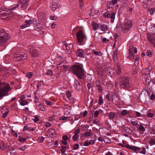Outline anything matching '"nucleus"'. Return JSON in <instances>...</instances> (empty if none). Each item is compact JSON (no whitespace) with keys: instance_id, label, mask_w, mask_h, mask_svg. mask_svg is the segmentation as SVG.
I'll list each match as a JSON object with an SVG mask.
<instances>
[{"instance_id":"nucleus-64","label":"nucleus","mask_w":155,"mask_h":155,"mask_svg":"<svg viewBox=\"0 0 155 155\" xmlns=\"http://www.w3.org/2000/svg\"><path fill=\"white\" fill-rule=\"evenodd\" d=\"M102 41L103 43H107L109 42V40L106 38H104L102 40Z\"/></svg>"},{"instance_id":"nucleus-12","label":"nucleus","mask_w":155,"mask_h":155,"mask_svg":"<svg viewBox=\"0 0 155 155\" xmlns=\"http://www.w3.org/2000/svg\"><path fill=\"white\" fill-rule=\"evenodd\" d=\"M147 38L150 42L155 47V35L153 34L151 35L148 34L147 35Z\"/></svg>"},{"instance_id":"nucleus-2","label":"nucleus","mask_w":155,"mask_h":155,"mask_svg":"<svg viewBox=\"0 0 155 155\" xmlns=\"http://www.w3.org/2000/svg\"><path fill=\"white\" fill-rule=\"evenodd\" d=\"M10 90V85L7 83L0 82V100L4 96L8 95V92Z\"/></svg>"},{"instance_id":"nucleus-42","label":"nucleus","mask_w":155,"mask_h":155,"mask_svg":"<svg viewBox=\"0 0 155 155\" xmlns=\"http://www.w3.org/2000/svg\"><path fill=\"white\" fill-rule=\"evenodd\" d=\"M149 12L151 15H153L155 12V8H151L149 10Z\"/></svg>"},{"instance_id":"nucleus-52","label":"nucleus","mask_w":155,"mask_h":155,"mask_svg":"<svg viewBox=\"0 0 155 155\" xmlns=\"http://www.w3.org/2000/svg\"><path fill=\"white\" fill-rule=\"evenodd\" d=\"M89 126L87 125H85L83 126V130L84 131H86L88 130Z\"/></svg>"},{"instance_id":"nucleus-9","label":"nucleus","mask_w":155,"mask_h":155,"mask_svg":"<svg viewBox=\"0 0 155 155\" xmlns=\"http://www.w3.org/2000/svg\"><path fill=\"white\" fill-rule=\"evenodd\" d=\"M28 51L33 57H36L38 55V51L34 47L29 46Z\"/></svg>"},{"instance_id":"nucleus-44","label":"nucleus","mask_w":155,"mask_h":155,"mask_svg":"<svg viewBox=\"0 0 155 155\" xmlns=\"http://www.w3.org/2000/svg\"><path fill=\"white\" fill-rule=\"evenodd\" d=\"M106 98L108 101H110L111 99V94H110L109 93L107 94L106 95Z\"/></svg>"},{"instance_id":"nucleus-38","label":"nucleus","mask_w":155,"mask_h":155,"mask_svg":"<svg viewBox=\"0 0 155 155\" xmlns=\"http://www.w3.org/2000/svg\"><path fill=\"white\" fill-rule=\"evenodd\" d=\"M67 97L70 100H72V97H71V92L69 91H68L66 93Z\"/></svg>"},{"instance_id":"nucleus-11","label":"nucleus","mask_w":155,"mask_h":155,"mask_svg":"<svg viewBox=\"0 0 155 155\" xmlns=\"http://www.w3.org/2000/svg\"><path fill=\"white\" fill-rule=\"evenodd\" d=\"M15 54L17 55L15 57L17 60L18 61L25 59L27 58V55L23 53H21L20 54H18V53L16 52L15 53Z\"/></svg>"},{"instance_id":"nucleus-53","label":"nucleus","mask_w":155,"mask_h":155,"mask_svg":"<svg viewBox=\"0 0 155 155\" xmlns=\"http://www.w3.org/2000/svg\"><path fill=\"white\" fill-rule=\"evenodd\" d=\"M19 140L21 142H24L26 140V139L25 138H22L21 136H19L18 137Z\"/></svg>"},{"instance_id":"nucleus-61","label":"nucleus","mask_w":155,"mask_h":155,"mask_svg":"<svg viewBox=\"0 0 155 155\" xmlns=\"http://www.w3.org/2000/svg\"><path fill=\"white\" fill-rule=\"evenodd\" d=\"M32 120L35 122H37L39 120L38 117L37 116H35L34 118L32 119Z\"/></svg>"},{"instance_id":"nucleus-17","label":"nucleus","mask_w":155,"mask_h":155,"mask_svg":"<svg viewBox=\"0 0 155 155\" xmlns=\"http://www.w3.org/2000/svg\"><path fill=\"white\" fill-rule=\"evenodd\" d=\"M96 86L97 88L98 92L99 93H101L103 91V87L99 80L98 81V82L97 83Z\"/></svg>"},{"instance_id":"nucleus-48","label":"nucleus","mask_w":155,"mask_h":155,"mask_svg":"<svg viewBox=\"0 0 155 155\" xmlns=\"http://www.w3.org/2000/svg\"><path fill=\"white\" fill-rule=\"evenodd\" d=\"M45 103L48 105H52L53 104V103L49 101L46 100H45Z\"/></svg>"},{"instance_id":"nucleus-10","label":"nucleus","mask_w":155,"mask_h":155,"mask_svg":"<svg viewBox=\"0 0 155 155\" xmlns=\"http://www.w3.org/2000/svg\"><path fill=\"white\" fill-rule=\"evenodd\" d=\"M35 22L33 20H26L25 23L21 26V29L24 28L26 27H29L30 25L32 23L35 24L34 23Z\"/></svg>"},{"instance_id":"nucleus-35","label":"nucleus","mask_w":155,"mask_h":155,"mask_svg":"<svg viewBox=\"0 0 155 155\" xmlns=\"http://www.w3.org/2000/svg\"><path fill=\"white\" fill-rule=\"evenodd\" d=\"M95 141L94 140H91L89 142L85 143L84 145H89L90 144H94Z\"/></svg>"},{"instance_id":"nucleus-51","label":"nucleus","mask_w":155,"mask_h":155,"mask_svg":"<svg viewBox=\"0 0 155 155\" xmlns=\"http://www.w3.org/2000/svg\"><path fill=\"white\" fill-rule=\"evenodd\" d=\"M147 55L149 57H151L152 56V54L150 50H148L146 52Z\"/></svg>"},{"instance_id":"nucleus-3","label":"nucleus","mask_w":155,"mask_h":155,"mask_svg":"<svg viewBox=\"0 0 155 155\" xmlns=\"http://www.w3.org/2000/svg\"><path fill=\"white\" fill-rule=\"evenodd\" d=\"M10 36L8 33H6L4 30L0 31V45H4L6 41L9 38Z\"/></svg>"},{"instance_id":"nucleus-40","label":"nucleus","mask_w":155,"mask_h":155,"mask_svg":"<svg viewBox=\"0 0 155 155\" xmlns=\"http://www.w3.org/2000/svg\"><path fill=\"white\" fill-rule=\"evenodd\" d=\"M46 74L49 76H51L53 75V72L51 70H48L46 73Z\"/></svg>"},{"instance_id":"nucleus-59","label":"nucleus","mask_w":155,"mask_h":155,"mask_svg":"<svg viewBox=\"0 0 155 155\" xmlns=\"http://www.w3.org/2000/svg\"><path fill=\"white\" fill-rule=\"evenodd\" d=\"M121 113L122 115H125L127 113V110H124L121 111Z\"/></svg>"},{"instance_id":"nucleus-21","label":"nucleus","mask_w":155,"mask_h":155,"mask_svg":"<svg viewBox=\"0 0 155 155\" xmlns=\"http://www.w3.org/2000/svg\"><path fill=\"white\" fill-rule=\"evenodd\" d=\"M92 131L91 129H90L88 131L85 132L84 134V137H87L93 135L92 133Z\"/></svg>"},{"instance_id":"nucleus-34","label":"nucleus","mask_w":155,"mask_h":155,"mask_svg":"<svg viewBox=\"0 0 155 155\" xmlns=\"http://www.w3.org/2000/svg\"><path fill=\"white\" fill-rule=\"evenodd\" d=\"M35 130L34 128H32V127H28L27 125H26L24 126V130H28L30 131H33Z\"/></svg>"},{"instance_id":"nucleus-26","label":"nucleus","mask_w":155,"mask_h":155,"mask_svg":"<svg viewBox=\"0 0 155 155\" xmlns=\"http://www.w3.org/2000/svg\"><path fill=\"white\" fill-rule=\"evenodd\" d=\"M103 70H98L97 71V73L99 77L101 78H104V73Z\"/></svg>"},{"instance_id":"nucleus-5","label":"nucleus","mask_w":155,"mask_h":155,"mask_svg":"<svg viewBox=\"0 0 155 155\" xmlns=\"http://www.w3.org/2000/svg\"><path fill=\"white\" fill-rule=\"evenodd\" d=\"M132 26L133 24L131 21L130 20L126 19L122 26V28L124 31H127L131 29Z\"/></svg>"},{"instance_id":"nucleus-29","label":"nucleus","mask_w":155,"mask_h":155,"mask_svg":"<svg viewBox=\"0 0 155 155\" xmlns=\"http://www.w3.org/2000/svg\"><path fill=\"white\" fill-rule=\"evenodd\" d=\"M147 68H144L142 70L141 72L143 76H146L147 75H148V74H149V73H147Z\"/></svg>"},{"instance_id":"nucleus-20","label":"nucleus","mask_w":155,"mask_h":155,"mask_svg":"<svg viewBox=\"0 0 155 155\" xmlns=\"http://www.w3.org/2000/svg\"><path fill=\"white\" fill-rule=\"evenodd\" d=\"M59 6V5L54 2H53L51 6V8L53 11H55L56 9L58 8Z\"/></svg>"},{"instance_id":"nucleus-56","label":"nucleus","mask_w":155,"mask_h":155,"mask_svg":"<svg viewBox=\"0 0 155 155\" xmlns=\"http://www.w3.org/2000/svg\"><path fill=\"white\" fill-rule=\"evenodd\" d=\"M139 128L140 129V130L141 131H144L145 130V129L144 127L142 125V124L140 125Z\"/></svg>"},{"instance_id":"nucleus-16","label":"nucleus","mask_w":155,"mask_h":155,"mask_svg":"<svg viewBox=\"0 0 155 155\" xmlns=\"http://www.w3.org/2000/svg\"><path fill=\"white\" fill-rule=\"evenodd\" d=\"M122 128L126 133L129 134H131L132 133V130L130 128L125 127L124 126H123Z\"/></svg>"},{"instance_id":"nucleus-55","label":"nucleus","mask_w":155,"mask_h":155,"mask_svg":"<svg viewBox=\"0 0 155 155\" xmlns=\"http://www.w3.org/2000/svg\"><path fill=\"white\" fill-rule=\"evenodd\" d=\"M33 76V74L31 72H28L27 74V76L29 78H31Z\"/></svg>"},{"instance_id":"nucleus-54","label":"nucleus","mask_w":155,"mask_h":155,"mask_svg":"<svg viewBox=\"0 0 155 155\" xmlns=\"http://www.w3.org/2000/svg\"><path fill=\"white\" fill-rule=\"evenodd\" d=\"M152 132H151V134H155V125H154L152 126Z\"/></svg>"},{"instance_id":"nucleus-15","label":"nucleus","mask_w":155,"mask_h":155,"mask_svg":"<svg viewBox=\"0 0 155 155\" xmlns=\"http://www.w3.org/2000/svg\"><path fill=\"white\" fill-rule=\"evenodd\" d=\"M74 87L78 91H79L81 89V85L79 82L76 79L74 80Z\"/></svg>"},{"instance_id":"nucleus-28","label":"nucleus","mask_w":155,"mask_h":155,"mask_svg":"<svg viewBox=\"0 0 155 155\" xmlns=\"http://www.w3.org/2000/svg\"><path fill=\"white\" fill-rule=\"evenodd\" d=\"M135 55L134 52H129L128 58L131 60L133 59L135 57Z\"/></svg>"},{"instance_id":"nucleus-46","label":"nucleus","mask_w":155,"mask_h":155,"mask_svg":"<svg viewBox=\"0 0 155 155\" xmlns=\"http://www.w3.org/2000/svg\"><path fill=\"white\" fill-rule=\"evenodd\" d=\"M103 16L106 18H109L110 16V13L106 12L103 14Z\"/></svg>"},{"instance_id":"nucleus-41","label":"nucleus","mask_w":155,"mask_h":155,"mask_svg":"<svg viewBox=\"0 0 155 155\" xmlns=\"http://www.w3.org/2000/svg\"><path fill=\"white\" fill-rule=\"evenodd\" d=\"M147 69V73H149L152 70V66L151 64H149L148 67Z\"/></svg>"},{"instance_id":"nucleus-6","label":"nucleus","mask_w":155,"mask_h":155,"mask_svg":"<svg viewBox=\"0 0 155 155\" xmlns=\"http://www.w3.org/2000/svg\"><path fill=\"white\" fill-rule=\"evenodd\" d=\"M123 147H125L127 149H130L133 150H134L137 153H141L143 154H146V150L144 147H142V150L141 151L140 150L141 148L135 146H122Z\"/></svg>"},{"instance_id":"nucleus-24","label":"nucleus","mask_w":155,"mask_h":155,"mask_svg":"<svg viewBox=\"0 0 155 155\" xmlns=\"http://www.w3.org/2000/svg\"><path fill=\"white\" fill-rule=\"evenodd\" d=\"M35 28L37 31H39L41 30L43 28L42 25L41 24H38L36 25Z\"/></svg>"},{"instance_id":"nucleus-14","label":"nucleus","mask_w":155,"mask_h":155,"mask_svg":"<svg viewBox=\"0 0 155 155\" xmlns=\"http://www.w3.org/2000/svg\"><path fill=\"white\" fill-rule=\"evenodd\" d=\"M0 15H1V18L4 19L8 17L9 14L8 11L5 10L1 11L0 12Z\"/></svg>"},{"instance_id":"nucleus-22","label":"nucleus","mask_w":155,"mask_h":155,"mask_svg":"<svg viewBox=\"0 0 155 155\" xmlns=\"http://www.w3.org/2000/svg\"><path fill=\"white\" fill-rule=\"evenodd\" d=\"M114 71L113 69L111 68H109L107 71V74L110 76L112 75Z\"/></svg>"},{"instance_id":"nucleus-63","label":"nucleus","mask_w":155,"mask_h":155,"mask_svg":"<svg viewBox=\"0 0 155 155\" xmlns=\"http://www.w3.org/2000/svg\"><path fill=\"white\" fill-rule=\"evenodd\" d=\"M50 18L52 20H55L57 19V17L51 15L50 17Z\"/></svg>"},{"instance_id":"nucleus-39","label":"nucleus","mask_w":155,"mask_h":155,"mask_svg":"<svg viewBox=\"0 0 155 155\" xmlns=\"http://www.w3.org/2000/svg\"><path fill=\"white\" fill-rule=\"evenodd\" d=\"M73 139L74 141H78L79 140L78 135H76L74 134L73 137Z\"/></svg>"},{"instance_id":"nucleus-50","label":"nucleus","mask_w":155,"mask_h":155,"mask_svg":"<svg viewBox=\"0 0 155 155\" xmlns=\"http://www.w3.org/2000/svg\"><path fill=\"white\" fill-rule=\"evenodd\" d=\"M105 144H109L111 142L110 140L106 138L104 139L103 141Z\"/></svg>"},{"instance_id":"nucleus-19","label":"nucleus","mask_w":155,"mask_h":155,"mask_svg":"<svg viewBox=\"0 0 155 155\" xmlns=\"http://www.w3.org/2000/svg\"><path fill=\"white\" fill-rule=\"evenodd\" d=\"M77 55L80 57H84V56L83 51L81 49H78L77 51Z\"/></svg>"},{"instance_id":"nucleus-18","label":"nucleus","mask_w":155,"mask_h":155,"mask_svg":"<svg viewBox=\"0 0 155 155\" xmlns=\"http://www.w3.org/2000/svg\"><path fill=\"white\" fill-rule=\"evenodd\" d=\"M48 133L50 137H52L55 133V130L51 128L49 129L48 130Z\"/></svg>"},{"instance_id":"nucleus-8","label":"nucleus","mask_w":155,"mask_h":155,"mask_svg":"<svg viewBox=\"0 0 155 155\" xmlns=\"http://www.w3.org/2000/svg\"><path fill=\"white\" fill-rule=\"evenodd\" d=\"M20 5V7L21 10H24L26 9L28 5V0H19Z\"/></svg>"},{"instance_id":"nucleus-7","label":"nucleus","mask_w":155,"mask_h":155,"mask_svg":"<svg viewBox=\"0 0 155 155\" xmlns=\"http://www.w3.org/2000/svg\"><path fill=\"white\" fill-rule=\"evenodd\" d=\"M76 35L78 42L79 43H82L85 37V35L84 34L82 31L79 30V31L77 32Z\"/></svg>"},{"instance_id":"nucleus-49","label":"nucleus","mask_w":155,"mask_h":155,"mask_svg":"<svg viewBox=\"0 0 155 155\" xmlns=\"http://www.w3.org/2000/svg\"><path fill=\"white\" fill-rule=\"evenodd\" d=\"M117 97V96L115 94H113L112 93V94H111V100L112 101H113L115 99V97Z\"/></svg>"},{"instance_id":"nucleus-23","label":"nucleus","mask_w":155,"mask_h":155,"mask_svg":"<svg viewBox=\"0 0 155 155\" xmlns=\"http://www.w3.org/2000/svg\"><path fill=\"white\" fill-rule=\"evenodd\" d=\"M134 51V53H136L137 52V49L136 48H134V47L132 45H130L129 47V52H133V50Z\"/></svg>"},{"instance_id":"nucleus-32","label":"nucleus","mask_w":155,"mask_h":155,"mask_svg":"<svg viewBox=\"0 0 155 155\" xmlns=\"http://www.w3.org/2000/svg\"><path fill=\"white\" fill-rule=\"evenodd\" d=\"M149 74L147 75L146 76H144V78L145 79L146 82L148 83V84L151 81V78L149 76Z\"/></svg>"},{"instance_id":"nucleus-1","label":"nucleus","mask_w":155,"mask_h":155,"mask_svg":"<svg viewBox=\"0 0 155 155\" xmlns=\"http://www.w3.org/2000/svg\"><path fill=\"white\" fill-rule=\"evenodd\" d=\"M71 71L77 78L80 79H83L84 70L82 67L78 65H74L71 67Z\"/></svg>"},{"instance_id":"nucleus-37","label":"nucleus","mask_w":155,"mask_h":155,"mask_svg":"<svg viewBox=\"0 0 155 155\" xmlns=\"http://www.w3.org/2000/svg\"><path fill=\"white\" fill-rule=\"evenodd\" d=\"M28 104V101L26 100H22L20 102V104L22 106H24Z\"/></svg>"},{"instance_id":"nucleus-58","label":"nucleus","mask_w":155,"mask_h":155,"mask_svg":"<svg viewBox=\"0 0 155 155\" xmlns=\"http://www.w3.org/2000/svg\"><path fill=\"white\" fill-rule=\"evenodd\" d=\"M131 123L134 126H136L137 125L138 122L136 120H132L131 121Z\"/></svg>"},{"instance_id":"nucleus-57","label":"nucleus","mask_w":155,"mask_h":155,"mask_svg":"<svg viewBox=\"0 0 155 155\" xmlns=\"http://www.w3.org/2000/svg\"><path fill=\"white\" fill-rule=\"evenodd\" d=\"M103 101L102 99V97L101 96L99 97V98L98 104H101L103 103Z\"/></svg>"},{"instance_id":"nucleus-62","label":"nucleus","mask_w":155,"mask_h":155,"mask_svg":"<svg viewBox=\"0 0 155 155\" xmlns=\"http://www.w3.org/2000/svg\"><path fill=\"white\" fill-rule=\"evenodd\" d=\"M68 118L69 117H68L62 116L60 118V120H65L68 119Z\"/></svg>"},{"instance_id":"nucleus-13","label":"nucleus","mask_w":155,"mask_h":155,"mask_svg":"<svg viewBox=\"0 0 155 155\" xmlns=\"http://www.w3.org/2000/svg\"><path fill=\"white\" fill-rule=\"evenodd\" d=\"M115 69L118 74H120L121 73L122 69L120 67V64L119 63H116L115 65Z\"/></svg>"},{"instance_id":"nucleus-27","label":"nucleus","mask_w":155,"mask_h":155,"mask_svg":"<svg viewBox=\"0 0 155 155\" xmlns=\"http://www.w3.org/2000/svg\"><path fill=\"white\" fill-rule=\"evenodd\" d=\"M115 14L114 12H111L110 13V16L109 18L111 19L110 22L113 23L114 21V19L115 18Z\"/></svg>"},{"instance_id":"nucleus-47","label":"nucleus","mask_w":155,"mask_h":155,"mask_svg":"<svg viewBox=\"0 0 155 155\" xmlns=\"http://www.w3.org/2000/svg\"><path fill=\"white\" fill-rule=\"evenodd\" d=\"M117 49L116 51L115 52H114L113 55V57L114 60H116L117 58Z\"/></svg>"},{"instance_id":"nucleus-43","label":"nucleus","mask_w":155,"mask_h":155,"mask_svg":"<svg viewBox=\"0 0 155 155\" xmlns=\"http://www.w3.org/2000/svg\"><path fill=\"white\" fill-rule=\"evenodd\" d=\"M100 25L95 23L93 26V29L95 30H97L98 28L100 27Z\"/></svg>"},{"instance_id":"nucleus-31","label":"nucleus","mask_w":155,"mask_h":155,"mask_svg":"<svg viewBox=\"0 0 155 155\" xmlns=\"http://www.w3.org/2000/svg\"><path fill=\"white\" fill-rule=\"evenodd\" d=\"M67 148H69L68 146H62V147L61 148L60 150L62 154L64 153L66 151V149Z\"/></svg>"},{"instance_id":"nucleus-45","label":"nucleus","mask_w":155,"mask_h":155,"mask_svg":"<svg viewBox=\"0 0 155 155\" xmlns=\"http://www.w3.org/2000/svg\"><path fill=\"white\" fill-rule=\"evenodd\" d=\"M149 143L150 144L155 145V139L153 138L151 139Z\"/></svg>"},{"instance_id":"nucleus-33","label":"nucleus","mask_w":155,"mask_h":155,"mask_svg":"<svg viewBox=\"0 0 155 155\" xmlns=\"http://www.w3.org/2000/svg\"><path fill=\"white\" fill-rule=\"evenodd\" d=\"M115 115L113 112H110L108 115L109 119L110 120L113 119L115 117Z\"/></svg>"},{"instance_id":"nucleus-36","label":"nucleus","mask_w":155,"mask_h":155,"mask_svg":"<svg viewBox=\"0 0 155 155\" xmlns=\"http://www.w3.org/2000/svg\"><path fill=\"white\" fill-rule=\"evenodd\" d=\"M92 53L96 55L101 56L103 55L101 51H97L93 50L92 51Z\"/></svg>"},{"instance_id":"nucleus-60","label":"nucleus","mask_w":155,"mask_h":155,"mask_svg":"<svg viewBox=\"0 0 155 155\" xmlns=\"http://www.w3.org/2000/svg\"><path fill=\"white\" fill-rule=\"evenodd\" d=\"M154 115V114L152 113H148L147 115V116L148 117H152Z\"/></svg>"},{"instance_id":"nucleus-25","label":"nucleus","mask_w":155,"mask_h":155,"mask_svg":"<svg viewBox=\"0 0 155 155\" xmlns=\"http://www.w3.org/2000/svg\"><path fill=\"white\" fill-rule=\"evenodd\" d=\"M37 106L38 107V108H39L40 110L42 111H45V109L43 104H41V103L37 104Z\"/></svg>"},{"instance_id":"nucleus-4","label":"nucleus","mask_w":155,"mask_h":155,"mask_svg":"<svg viewBox=\"0 0 155 155\" xmlns=\"http://www.w3.org/2000/svg\"><path fill=\"white\" fill-rule=\"evenodd\" d=\"M121 79L120 85L121 88L126 89L128 88L131 87L130 80L128 78L122 77Z\"/></svg>"},{"instance_id":"nucleus-30","label":"nucleus","mask_w":155,"mask_h":155,"mask_svg":"<svg viewBox=\"0 0 155 155\" xmlns=\"http://www.w3.org/2000/svg\"><path fill=\"white\" fill-rule=\"evenodd\" d=\"M100 28L102 31H105L107 30V26L105 25H100Z\"/></svg>"}]
</instances>
